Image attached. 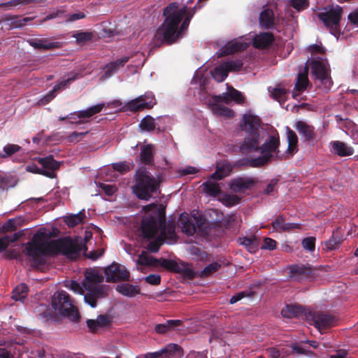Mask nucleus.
Returning a JSON list of instances; mask_svg holds the SVG:
<instances>
[{
  "label": "nucleus",
  "instance_id": "obj_1",
  "mask_svg": "<svg viewBox=\"0 0 358 358\" xmlns=\"http://www.w3.org/2000/svg\"><path fill=\"white\" fill-rule=\"evenodd\" d=\"M81 251V245L70 237L48 241L45 233L41 231L36 233L31 241L24 244L25 255L29 259L31 267L35 268L46 264V255L62 254L69 259L76 260Z\"/></svg>",
  "mask_w": 358,
  "mask_h": 358
},
{
  "label": "nucleus",
  "instance_id": "obj_2",
  "mask_svg": "<svg viewBox=\"0 0 358 358\" xmlns=\"http://www.w3.org/2000/svg\"><path fill=\"white\" fill-rule=\"evenodd\" d=\"M196 10V6L188 9L187 6L179 8L177 2L170 3L164 8V20L157 29L152 41V48L170 45L182 38L187 30Z\"/></svg>",
  "mask_w": 358,
  "mask_h": 358
},
{
  "label": "nucleus",
  "instance_id": "obj_3",
  "mask_svg": "<svg viewBox=\"0 0 358 358\" xmlns=\"http://www.w3.org/2000/svg\"><path fill=\"white\" fill-rule=\"evenodd\" d=\"M133 192L141 200L149 201L159 190L162 180L155 177L145 166L139 167L134 175Z\"/></svg>",
  "mask_w": 358,
  "mask_h": 358
},
{
  "label": "nucleus",
  "instance_id": "obj_4",
  "mask_svg": "<svg viewBox=\"0 0 358 358\" xmlns=\"http://www.w3.org/2000/svg\"><path fill=\"white\" fill-rule=\"evenodd\" d=\"M103 281V276L96 269L87 270L85 272V279L83 287L87 290L84 296L85 303L92 308L96 306L97 300L107 296L103 285H100Z\"/></svg>",
  "mask_w": 358,
  "mask_h": 358
},
{
  "label": "nucleus",
  "instance_id": "obj_5",
  "mask_svg": "<svg viewBox=\"0 0 358 358\" xmlns=\"http://www.w3.org/2000/svg\"><path fill=\"white\" fill-rule=\"evenodd\" d=\"M165 226V211L157 210L152 214L145 215L141 224V230L143 238L151 239L155 237L159 229Z\"/></svg>",
  "mask_w": 358,
  "mask_h": 358
},
{
  "label": "nucleus",
  "instance_id": "obj_6",
  "mask_svg": "<svg viewBox=\"0 0 358 358\" xmlns=\"http://www.w3.org/2000/svg\"><path fill=\"white\" fill-rule=\"evenodd\" d=\"M52 306L59 314L67 317L71 321L77 322L80 319L78 310L65 291L55 292L52 297Z\"/></svg>",
  "mask_w": 358,
  "mask_h": 358
},
{
  "label": "nucleus",
  "instance_id": "obj_7",
  "mask_svg": "<svg viewBox=\"0 0 358 358\" xmlns=\"http://www.w3.org/2000/svg\"><path fill=\"white\" fill-rule=\"evenodd\" d=\"M157 104V100L152 92L145 94L125 103L123 106L124 111L138 113L145 109H151Z\"/></svg>",
  "mask_w": 358,
  "mask_h": 358
},
{
  "label": "nucleus",
  "instance_id": "obj_8",
  "mask_svg": "<svg viewBox=\"0 0 358 358\" xmlns=\"http://www.w3.org/2000/svg\"><path fill=\"white\" fill-rule=\"evenodd\" d=\"M342 13V7L336 5L335 7L332 6L328 11L319 13L318 17L328 29L332 30L331 33L335 34L338 31V27L341 20Z\"/></svg>",
  "mask_w": 358,
  "mask_h": 358
},
{
  "label": "nucleus",
  "instance_id": "obj_9",
  "mask_svg": "<svg viewBox=\"0 0 358 358\" xmlns=\"http://www.w3.org/2000/svg\"><path fill=\"white\" fill-rule=\"evenodd\" d=\"M138 263L143 266H157L160 265L166 269L177 273H179L181 266V264L172 259L164 258L157 259L152 256L143 254L139 255Z\"/></svg>",
  "mask_w": 358,
  "mask_h": 358
},
{
  "label": "nucleus",
  "instance_id": "obj_10",
  "mask_svg": "<svg viewBox=\"0 0 358 358\" xmlns=\"http://www.w3.org/2000/svg\"><path fill=\"white\" fill-rule=\"evenodd\" d=\"M106 280L108 282H115L121 281H129L130 273L125 268L118 263L113 262L104 269Z\"/></svg>",
  "mask_w": 358,
  "mask_h": 358
},
{
  "label": "nucleus",
  "instance_id": "obj_11",
  "mask_svg": "<svg viewBox=\"0 0 358 358\" xmlns=\"http://www.w3.org/2000/svg\"><path fill=\"white\" fill-rule=\"evenodd\" d=\"M310 68L313 75L324 85V90H329L333 85V81L325 64L321 61L314 59L310 62Z\"/></svg>",
  "mask_w": 358,
  "mask_h": 358
},
{
  "label": "nucleus",
  "instance_id": "obj_12",
  "mask_svg": "<svg viewBox=\"0 0 358 358\" xmlns=\"http://www.w3.org/2000/svg\"><path fill=\"white\" fill-rule=\"evenodd\" d=\"M315 327L318 329H329L336 325L337 320L335 316L322 312H309Z\"/></svg>",
  "mask_w": 358,
  "mask_h": 358
},
{
  "label": "nucleus",
  "instance_id": "obj_13",
  "mask_svg": "<svg viewBox=\"0 0 358 358\" xmlns=\"http://www.w3.org/2000/svg\"><path fill=\"white\" fill-rule=\"evenodd\" d=\"M260 134H247L242 143L239 146L240 152L247 155L252 152H257L259 150Z\"/></svg>",
  "mask_w": 358,
  "mask_h": 358
},
{
  "label": "nucleus",
  "instance_id": "obj_14",
  "mask_svg": "<svg viewBox=\"0 0 358 358\" xmlns=\"http://www.w3.org/2000/svg\"><path fill=\"white\" fill-rule=\"evenodd\" d=\"M258 182V180L252 177H238L231 180L229 187L236 193L244 192L251 189Z\"/></svg>",
  "mask_w": 358,
  "mask_h": 358
},
{
  "label": "nucleus",
  "instance_id": "obj_15",
  "mask_svg": "<svg viewBox=\"0 0 358 358\" xmlns=\"http://www.w3.org/2000/svg\"><path fill=\"white\" fill-rule=\"evenodd\" d=\"M280 143L279 134L277 130H275V134L273 135H270L266 141L259 146V151L262 154L269 155L271 156V159H273V153L279 152L278 149Z\"/></svg>",
  "mask_w": 358,
  "mask_h": 358
},
{
  "label": "nucleus",
  "instance_id": "obj_16",
  "mask_svg": "<svg viewBox=\"0 0 358 358\" xmlns=\"http://www.w3.org/2000/svg\"><path fill=\"white\" fill-rule=\"evenodd\" d=\"M37 161L43 167V176L50 178L56 177L55 171L59 169L60 163L55 160L52 155L39 157Z\"/></svg>",
  "mask_w": 358,
  "mask_h": 358
},
{
  "label": "nucleus",
  "instance_id": "obj_17",
  "mask_svg": "<svg viewBox=\"0 0 358 358\" xmlns=\"http://www.w3.org/2000/svg\"><path fill=\"white\" fill-rule=\"evenodd\" d=\"M275 41V37L271 32H262L255 34L252 38V45L257 49H266L268 48Z\"/></svg>",
  "mask_w": 358,
  "mask_h": 358
},
{
  "label": "nucleus",
  "instance_id": "obj_18",
  "mask_svg": "<svg viewBox=\"0 0 358 358\" xmlns=\"http://www.w3.org/2000/svg\"><path fill=\"white\" fill-rule=\"evenodd\" d=\"M29 44L38 50H54L61 48L62 43L58 41H50L48 38H34L29 41Z\"/></svg>",
  "mask_w": 358,
  "mask_h": 358
},
{
  "label": "nucleus",
  "instance_id": "obj_19",
  "mask_svg": "<svg viewBox=\"0 0 358 358\" xmlns=\"http://www.w3.org/2000/svg\"><path fill=\"white\" fill-rule=\"evenodd\" d=\"M295 129L299 131V134L303 138L305 141H313L315 138V129L312 125L308 124L306 122L299 120L295 124Z\"/></svg>",
  "mask_w": 358,
  "mask_h": 358
},
{
  "label": "nucleus",
  "instance_id": "obj_20",
  "mask_svg": "<svg viewBox=\"0 0 358 358\" xmlns=\"http://www.w3.org/2000/svg\"><path fill=\"white\" fill-rule=\"evenodd\" d=\"M281 315L284 317H303L307 315V310L299 305H287L281 310Z\"/></svg>",
  "mask_w": 358,
  "mask_h": 358
},
{
  "label": "nucleus",
  "instance_id": "obj_21",
  "mask_svg": "<svg viewBox=\"0 0 358 358\" xmlns=\"http://www.w3.org/2000/svg\"><path fill=\"white\" fill-rule=\"evenodd\" d=\"M129 60V57L124 56L114 62H109L106 66V71L103 75V78L107 79L110 78L114 73H117L118 70L123 67L124 64Z\"/></svg>",
  "mask_w": 358,
  "mask_h": 358
},
{
  "label": "nucleus",
  "instance_id": "obj_22",
  "mask_svg": "<svg viewBox=\"0 0 358 358\" xmlns=\"http://www.w3.org/2000/svg\"><path fill=\"white\" fill-rule=\"evenodd\" d=\"M155 146L152 144H146L141 147L139 157L141 162L145 165L151 166L154 164Z\"/></svg>",
  "mask_w": 358,
  "mask_h": 358
},
{
  "label": "nucleus",
  "instance_id": "obj_23",
  "mask_svg": "<svg viewBox=\"0 0 358 358\" xmlns=\"http://www.w3.org/2000/svg\"><path fill=\"white\" fill-rule=\"evenodd\" d=\"M247 134L259 133L260 120L257 116L245 115L243 117Z\"/></svg>",
  "mask_w": 358,
  "mask_h": 358
},
{
  "label": "nucleus",
  "instance_id": "obj_24",
  "mask_svg": "<svg viewBox=\"0 0 358 358\" xmlns=\"http://www.w3.org/2000/svg\"><path fill=\"white\" fill-rule=\"evenodd\" d=\"M182 324L180 320H169L164 324H157L155 327V331L159 334H165L174 331L176 327Z\"/></svg>",
  "mask_w": 358,
  "mask_h": 358
},
{
  "label": "nucleus",
  "instance_id": "obj_25",
  "mask_svg": "<svg viewBox=\"0 0 358 358\" xmlns=\"http://www.w3.org/2000/svg\"><path fill=\"white\" fill-rule=\"evenodd\" d=\"M115 289L120 294L130 298L134 297L141 293V288L138 285H134L129 283L118 285Z\"/></svg>",
  "mask_w": 358,
  "mask_h": 358
},
{
  "label": "nucleus",
  "instance_id": "obj_26",
  "mask_svg": "<svg viewBox=\"0 0 358 358\" xmlns=\"http://www.w3.org/2000/svg\"><path fill=\"white\" fill-rule=\"evenodd\" d=\"M334 152L340 157H348L353 155L354 149L346 143L336 141L331 143Z\"/></svg>",
  "mask_w": 358,
  "mask_h": 358
},
{
  "label": "nucleus",
  "instance_id": "obj_27",
  "mask_svg": "<svg viewBox=\"0 0 358 358\" xmlns=\"http://www.w3.org/2000/svg\"><path fill=\"white\" fill-rule=\"evenodd\" d=\"M259 24L265 29H269L273 26L274 14L271 9L266 8L260 13Z\"/></svg>",
  "mask_w": 358,
  "mask_h": 358
},
{
  "label": "nucleus",
  "instance_id": "obj_28",
  "mask_svg": "<svg viewBox=\"0 0 358 358\" xmlns=\"http://www.w3.org/2000/svg\"><path fill=\"white\" fill-rule=\"evenodd\" d=\"M249 43L240 40H234L229 42L224 47V52L225 54H232L236 52H241L246 50Z\"/></svg>",
  "mask_w": 358,
  "mask_h": 358
},
{
  "label": "nucleus",
  "instance_id": "obj_29",
  "mask_svg": "<svg viewBox=\"0 0 358 358\" xmlns=\"http://www.w3.org/2000/svg\"><path fill=\"white\" fill-rule=\"evenodd\" d=\"M309 84V80L308 78V75L306 73H299L296 78V83L294 86L295 92H293L292 96L293 98H296V96H299L300 93L305 91L307 88V86Z\"/></svg>",
  "mask_w": 358,
  "mask_h": 358
},
{
  "label": "nucleus",
  "instance_id": "obj_30",
  "mask_svg": "<svg viewBox=\"0 0 358 358\" xmlns=\"http://www.w3.org/2000/svg\"><path fill=\"white\" fill-rule=\"evenodd\" d=\"M342 242V238L334 231L331 236L322 243V250L326 252L335 250L339 248Z\"/></svg>",
  "mask_w": 358,
  "mask_h": 358
},
{
  "label": "nucleus",
  "instance_id": "obj_31",
  "mask_svg": "<svg viewBox=\"0 0 358 358\" xmlns=\"http://www.w3.org/2000/svg\"><path fill=\"white\" fill-rule=\"evenodd\" d=\"M232 170V166L229 163H225L222 165H217L216 171L210 176L213 180H222L229 175Z\"/></svg>",
  "mask_w": 358,
  "mask_h": 358
},
{
  "label": "nucleus",
  "instance_id": "obj_32",
  "mask_svg": "<svg viewBox=\"0 0 358 358\" xmlns=\"http://www.w3.org/2000/svg\"><path fill=\"white\" fill-rule=\"evenodd\" d=\"M211 110L214 114L220 117H233L234 115V111L223 105L221 104H213L208 105Z\"/></svg>",
  "mask_w": 358,
  "mask_h": 358
},
{
  "label": "nucleus",
  "instance_id": "obj_33",
  "mask_svg": "<svg viewBox=\"0 0 358 358\" xmlns=\"http://www.w3.org/2000/svg\"><path fill=\"white\" fill-rule=\"evenodd\" d=\"M290 273L293 276L309 278L313 275V271L310 267L304 265H292L290 266Z\"/></svg>",
  "mask_w": 358,
  "mask_h": 358
},
{
  "label": "nucleus",
  "instance_id": "obj_34",
  "mask_svg": "<svg viewBox=\"0 0 358 358\" xmlns=\"http://www.w3.org/2000/svg\"><path fill=\"white\" fill-rule=\"evenodd\" d=\"M104 107L103 103L97 104L88 108L86 110H80L76 113V115L80 119L90 118L93 115L100 113Z\"/></svg>",
  "mask_w": 358,
  "mask_h": 358
},
{
  "label": "nucleus",
  "instance_id": "obj_35",
  "mask_svg": "<svg viewBox=\"0 0 358 358\" xmlns=\"http://www.w3.org/2000/svg\"><path fill=\"white\" fill-rule=\"evenodd\" d=\"M85 218V210H83L77 214L70 215L64 218V222L69 227H74L84 222Z\"/></svg>",
  "mask_w": 358,
  "mask_h": 358
},
{
  "label": "nucleus",
  "instance_id": "obj_36",
  "mask_svg": "<svg viewBox=\"0 0 358 358\" xmlns=\"http://www.w3.org/2000/svg\"><path fill=\"white\" fill-rule=\"evenodd\" d=\"M238 242L251 253L255 252L258 248V242L255 236L239 238Z\"/></svg>",
  "mask_w": 358,
  "mask_h": 358
},
{
  "label": "nucleus",
  "instance_id": "obj_37",
  "mask_svg": "<svg viewBox=\"0 0 358 358\" xmlns=\"http://www.w3.org/2000/svg\"><path fill=\"white\" fill-rule=\"evenodd\" d=\"M181 228L187 235L192 236L196 231V227L193 222L187 217L181 215L180 217Z\"/></svg>",
  "mask_w": 358,
  "mask_h": 358
},
{
  "label": "nucleus",
  "instance_id": "obj_38",
  "mask_svg": "<svg viewBox=\"0 0 358 358\" xmlns=\"http://www.w3.org/2000/svg\"><path fill=\"white\" fill-rule=\"evenodd\" d=\"M29 288L24 283L17 285L13 291L12 298L15 301H21L27 297Z\"/></svg>",
  "mask_w": 358,
  "mask_h": 358
},
{
  "label": "nucleus",
  "instance_id": "obj_39",
  "mask_svg": "<svg viewBox=\"0 0 358 358\" xmlns=\"http://www.w3.org/2000/svg\"><path fill=\"white\" fill-rule=\"evenodd\" d=\"M203 186L204 192L211 196H216L221 192L220 187L217 182L206 181Z\"/></svg>",
  "mask_w": 358,
  "mask_h": 358
},
{
  "label": "nucleus",
  "instance_id": "obj_40",
  "mask_svg": "<svg viewBox=\"0 0 358 358\" xmlns=\"http://www.w3.org/2000/svg\"><path fill=\"white\" fill-rule=\"evenodd\" d=\"M272 159H271V156L269 155L262 154V156H259L254 159H250V161H249V166L254 168H260L267 164Z\"/></svg>",
  "mask_w": 358,
  "mask_h": 358
},
{
  "label": "nucleus",
  "instance_id": "obj_41",
  "mask_svg": "<svg viewBox=\"0 0 358 358\" xmlns=\"http://www.w3.org/2000/svg\"><path fill=\"white\" fill-rule=\"evenodd\" d=\"M162 352H164L165 357L170 358L174 355H179L182 354V349L180 345L177 344L171 343L163 348Z\"/></svg>",
  "mask_w": 358,
  "mask_h": 358
},
{
  "label": "nucleus",
  "instance_id": "obj_42",
  "mask_svg": "<svg viewBox=\"0 0 358 358\" xmlns=\"http://www.w3.org/2000/svg\"><path fill=\"white\" fill-rule=\"evenodd\" d=\"M156 127L155 119L150 115H146L145 117L142 119L139 124V127L143 130L148 132L152 131L155 130Z\"/></svg>",
  "mask_w": 358,
  "mask_h": 358
},
{
  "label": "nucleus",
  "instance_id": "obj_43",
  "mask_svg": "<svg viewBox=\"0 0 358 358\" xmlns=\"http://www.w3.org/2000/svg\"><path fill=\"white\" fill-rule=\"evenodd\" d=\"M228 73L229 71L223 63L219 66L215 68L213 73V77L215 80L222 82L227 77Z\"/></svg>",
  "mask_w": 358,
  "mask_h": 358
},
{
  "label": "nucleus",
  "instance_id": "obj_44",
  "mask_svg": "<svg viewBox=\"0 0 358 358\" xmlns=\"http://www.w3.org/2000/svg\"><path fill=\"white\" fill-rule=\"evenodd\" d=\"M287 128V141H288V148L287 150L290 153H293L296 150V145L298 143V137L294 131L291 130L289 127Z\"/></svg>",
  "mask_w": 358,
  "mask_h": 358
},
{
  "label": "nucleus",
  "instance_id": "obj_45",
  "mask_svg": "<svg viewBox=\"0 0 358 358\" xmlns=\"http://www.w3.org/2000/svg\"><path fill=\"white\" fill-rule=\"evenodd\" d=\"M159 231L160 234L159 236L164 237V241L166 239L173 240L176 238V234L175 232V226L173 224L167 225L166 220L164 227L163 229H159Z\"/></svg>",
  "mask_w": 358,
  "mask_h": 358
},
{
  "label": "nucleus",
  "instance_id": "obj_46",
  "mask_svg": "<svg viewBox=\"0 0 358 358\" xmlns=\"http://www.w3.org/2000/svg\"><path fill=\"white\" fill-rule=\"evenodd\" d=\"M77 76L78 75L76 73H74L71 76H69L67 79L58 82L57 84L55 85L52 91L55 95H57L58 92L68 87L73 81L76 80Z\"/></svg>",
  "mask_w": 358,
  "mask_h": 358
},
{
  "label": "nucleus",
  "instance_id": "obj_47",
  "mask_svg": "<svg viewBox=\"0 0 358 358\" xmlns=\"http://www.w3.org/2000/svg\"><path fill=\"white\" fill-rule=\"evenodd\" d=\"M22 148L16 144L8 143L3 147V152H0V158H6L19 152Z\"/></svg>",
  "mask_w": 358,
  "mask_h": 358
},
{
  "label": "nucleus",
  "instance_id": "obj_48",
  "mask_svg": "<svg viewBox=\"0 0 358 358\" xmlns=\"http://www.w3.org/2000/svg\"><path fill=\"white\" fill-rule=\"evenodd\" d=\"M220 103L227 104L231 103L228 92L222 93V94L214 95L208 101V105L220 104Z\"/></svg>",
  "mask_w": 358,
  "mask_h": 358
},
{
  "label": "nucleus",
  "instance_id": "obj_49",
  "mask_svg": "<svg viewBox=\"0 0 358 358\" xmlns=\"http://www.w3.org/2000/svg\"><path fill=\"white\" fill-rule=\"evenodd\" d=\"M287 93V91L285 88L277 87L271 91V96L278 102H285Z\"/></svg>",
  "mask_w": 358,
  "mask_h": 358
},
{
  "label": "nucleus",
  "instance_id": "obj_50",
  "mask_svg": "<svg viewBox=\"0 0 358 358\" xmlns=\"http://www.w3.org/2000/svg\"><path fill=\"white\" fill-rule=\"evenodd\" d=\"M229 71H234L237 72L239 71L243 65V60L241 59H231L229 61H227V62L224 63Z\"/></svg>",
  "mask_w": 358,
  "mask_h": 358
},
{
  "label": "nucleus",
  "instance_id": "obj_51",
  "mask_svg": "<svg viewBox=\"0 0 358 358\" xmlns=\"http://www.w3.org/2000/svg\"><path fill=\"white\" fill-rule=\"evenodd\" d=\"M228 93L231 102L234 101L237 103H243L244 102V96L242 93L232 87H228Z\"/></svg>",
  "mask_w": 358,
  "mask_h": 358
},
{
  "label": "nucleus",
  "instance_id": "obj_52",
  "mask_svg": "<svg viewBox=\"0 0 358 358\" xmlns=\"http://www.w3.org/2000/svg\"><path fill=\"white\" fill-rule=\"evenodd\" d=\"M94 34L91 31H78L73 35L78 43H84L92 39Z\"/></svg>",
  "mask_w": 358,
  "mask_h": 358
},
{
  "label": "nucleus",
  "instance_id": "obj_53",
  "mask_svg": "<svg viewBox=\"0 0 358 358\" xmlns=\"http://www.w3.org/2000/svg\"><path fill=\"white\" fill-rule=\"evenodd\" d=\"M164 243V237L158 236L154 241L148 243L147 249L151 252H157Z\"/></svg>",
  "mask_w": 358,
  "mask_h": 358
},
{
  "label": "nucleus",
  "instance_id": "obj_54",
  "mask_svg": "<svg viewBox=\"0 0 358 358\" xmlns=\"http://www.w3.org/2000/svg\"><path fill=\"white\" fill-rule=\"evenodd\" d=\"M34 18L29 17H19V16H13L10 18L11 24L15 27H22L27 24V22L31 21Z\"/></svg>",
  "mask_w": 358,
  "mask_h": 358
},
{
  "label": "nucleus",
  "instance_id": "obj_55",
  "mask_svg": "<svg viewBox=\"0 0 358 358\" xmlns=\"http://www.w3.org/2000/svg\"><path fill=\"white\" fill-rule=\"evenodd\" d=\"M285 218L283 215H278L271 223V226L274 230L278 232L283 231L285 227Z\"/></svg>",
  "mask_w": 358,
  "mask_h": 358
},
{
  "label": "nucleus",
  "instance_id": "obj_56",
  "mask_svg": "<svg viewBox=\"0 0 358 358\" xmlns=\"http://www.w3.org/2000/svg\"><path fill=\"white\" fill-rule=\"evenodd\" d=\"M315 241L316 238L313 236L304 238L302 240V247L310 252H313L315 249Z\"/></svg>",
  "mask_w": 358,
  "mask_h": 358
},
{
  "label": "nucleus",
  "instance_id": "obj_57",
  "mask_svg": "<svg viewBox=\"0 0 358 358\" xmlns=\"http://www.w3.org/2000/svg\"><path fill=\"white\" fill-rule=\"evenodd\" d=\"M221 267V265L217 262H213L208 266H206L203 271H201V275L203 277H207L214 273Z\"/></svg>",
  "mask_w": 358,
  "mask_h": 358
},
{
  "label": "nucleus",
  "instance_id": "obj_58",
  "mask_svg": "<svg viewBox=\"0 0 358 358\" xmlns=\"http://www.w3.org/2000/svg\"><path fill=\"white\" fill-rule=\"evenodd\" d=\"M88 133L89 131H87L85 132L73 131L67 136L66 139L69 143H76L79 142L83 137H85Z\"/></svg>",
  "mask_w": 358,
  "mask_h": 358
},
{
  "label": "nucleus",
  "instance_id": "obj_59",
  "mask_svg": "<svg viewBox=\"0 0 358 358\" xmlns=\"http://www.w3.org/2000/svg\"><path fill=\"white\" fill-rule=\"evenodd\" d=\"M308 5V0H291V6L297 11L307 8Z\"/></svg>",
  "mask_w": 358,
  "mask_h": 358
},
{
  "label": "nucleus",
  "instance_id": "obj_60",
  "mask_svg": "<svg viewBox=\"0 0 358 358\" xmlns=\"http://www.w3.org/2000/svg\"><path fill=\"white\" fill-rule=\"evenodd\" d=\"M113 168L121 174H124L130 170L129 165L125 162L113 164Z\"/></svg>",
  "mask_w": 358,
  "mask_h": 358
},
{
  "label": "nucleus",
  "instance_id": "obj_61",
  "mask_svg": "<svg viewBox=\"0 0 358 358\" xmlns=\"http://www.w3.org/2000/svg\"><path fill=\"white\" fill-rule=\"evenodd\" d=\"M253 293L252 292H241L235 295L232 296L230 299L229 303L231 304L236 303V302L239 301L242 299H243L245 296H252Z\"/></svg>",
  "mask_w": 358,
  "mask_h": 358
},
{
  "label": "nucleus",
  "instance_id": "obj_62",
  "mask_svg": "<svg viewBox=\"0 0 358 358\" xmlns=\"http://www.w3.org/2000/svg\"><path fill=\"white\" fill-rule=\"evenodd\" d=\"M145 280L150 285H157L161 282V276L158 274H150L145 277Z\"/></svg>",
  "mask_w": 358,
  "mask_h": 358
},
{
  "label": "nucleus",
  "instance_id": "obj_63",
  "mask_svg": "<svg viewBox=\"0 0 358 358\" xmlns=\"http://www.w3.org/2000/svg\"><path fill=\"white\" fill-rule=\"evenodd\" d=\"M308 50L312 54H321L324 55L325 53V49L322 47V45L318 44H312L308 47Z\"/></svg>",
  "mask_w": 358,
  "mask_h": 358
},
{
  "label": "nucleus",
  "instance_id": "obj_64",
  "mask_svg": "<svg viewBox=\"0 0 358 358\" xmlns=\"http://www.w3.org/2000/svg\"><path fill=\"white\" fill-rule=\"evenodd\" d=\"M178 273L183 275L188 279H192L194 278V272L192 269L186 267L185 265L181 264L180 271Z\"/></svg>",
  "mask_w": 358,
  "mask_h": 358
}]
</instances>
